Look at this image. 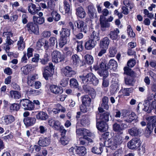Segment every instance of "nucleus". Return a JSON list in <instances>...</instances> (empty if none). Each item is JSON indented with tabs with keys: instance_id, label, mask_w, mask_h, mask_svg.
Returning <instances> with one entry per match:
<instances>
[{
	"instance_id": "nucleus-1",
	"label": "nucleus",
	"mask_w": 156,
	"mask_h": 156,
	"mask_svg": "<svg viewBox=\"0 0 156 156\" xmlns=\"http://www.w3.org/2000/svg\"><path fill=\"white\" fill-rule=\"evenodd\" d=\"M123 139V137L121 136H115L113 141L112 142L111 141L110 144L108 146L106 145V146L110 147L111 149L112 150H115L117 147L118 145L122 144Z\"/></svg>"
},
{
	"instance_id": "nucleus-2",
	"label": "nucleus",
	"mask_w": 156,
	"mask_h": 156,
	"mask_svg": "<svg viewBox=\"0 0 156 156\" xmlns=\"http://www.w3.org/2000/svg\"><path fill=\"white\" fill-rule=\"evenodd\" d=\"M51 56L52 61L55 63L64 61L65 58L64 55L56 50L53 51L51 54Z\"/></svg>"
},
{
	"instance_id": "nucleus-3",
	"label": "nucleus",
	"mask_w": 156,
	"mask_h": 156,
	"mask_svg": "<svg viewBox=\"0 0 156 156\" xmlns=\"http://www.w3.org/2000/svg\"><path fill=\"white\" fill-rule=\"evenodd\" d=\"M99 116L98 113L96 114V126L98 130L101 132H105L107 130L108 126L105 122L103 121H99L98 117Z\"/></svg>"
},
{
	"instance_id": "nucleus-4",
	"label": "nucleus",
	"mask_w": 156,
	"mask_h": 156,
	"mask_svg": "<svg viewBox=\"0 0 156 156\" xmlns=\"http://www.w3.org/2000/svg\"><path fill=\"white\" fill-rule=\"evenodd\" d=\"M27 30L30 33L38 34L39 33L38 25L35 23L30 22L26 25Z\"/></svg>"
},
{
	"instance_id": "nucleus-5",
	"label": "nucleus",
	"mask_w": 156,
	"mask_h": 156,
	"mask_svg": "<svg viewBox=\"0 0 156 156\" xmlns=\"http://www.w3.org/2000/svg\"><path fill=\"white\" fill-rule=\"evenodd\" d=\"M20 104L23 105L25 110H32L34 107V103L27 99L21 100L20 101Z\"/></svg>"
},
{
	"instance_id": "nucleus-6",
	"label": "nucleus",
	"mask_w": 156,
	"mask_h": 156,
	"mask_svg": "<svg viewBox=\"0 0 156 156\" xmlns=\"http://www.w3.org/2000/svg\"><path fill=\"white\" fill-rule=\"evenodd\" d=\"M141 145L140 141L138 138L132 139L127 143L128 148L131 149H136L139 147Z\"/></svg>"
},
{
	"instance_id": "nucleus-7",
	"label": "nucleus",
	"mask_w": 156,
	"mask_h": 156,
	"mask_svg": "<svg viewBox=\"0 0 156 156\" xmlns=\"http://www.w3.org/2000/svg\"><path fill=\"white\" fill-rule=\"evenodd\" d=\"M27 8L29 12L33 15L38 14V12L41 9L40 6L37 7L34 4L32 3H29Z\"/></svg>"
},
{
	"instance_id": "nucleus-8",
	"label": "nucleus",
	"mask_w": 156,
	"mask_h": 156,
	"mask_svg": "<svg viewBox=\"0 0 156 156\" xmlns=\"http://www.w3.org/2000/svg\"><path fill=\"white\" fill-rule=\"evenodd\" d=\"M76 23L77 28L80 29L81 32L86 33L88 30V27L86 23L82 20H78L75 22L74 23Z\"/></svg>"
},
{
	"instance_id": "nucleus-9",
	"label": "nucleus",
	"mask_w": 156,
	"mask_h": 156,
	"mask_svg": "<svg viewBox=\"0 0 156 156\" xmlns=\"http://www.w3.org/2000/svg\"><path fill=\"white\" fill-rule=\"evenodd\" d=\"M99 21L101 29L102 31H105L107 28L110 27V23L106 21V18L103 16H100Z\"/></svg>"
},
{
	"instance_id": "nucleus-10",
	"label": "nucleus",
	"mask_w": 156,
	"mask_h": 156,
	"mask_svg": "<svg viewBox=\"0 0 156 156\" xmlns=\"http://www.w3.org/2000/svg\"><path fill=\"white\" fill-rule=\"evenodd\" d=\"M62 72L66 76L71 77L76 74V72L69 66H66L62 69Z\"/></svg>"
},
{
	"instance_id": "nucleus-11",
	"label": "nucleus",
	"mask_w": 156,
	"mask_h": 156,
	"mask_svg": "<svg viewBox=\"0 0 156 156\" xmlns=\"http://www.w3.org/2000/svg\"><path fill=\"white\" fill-rule=\"evenodd\" d=\"M2 122L5 125L10 124L14 122L15 118L12 115H5L2 118Z\"/></svg>"
},
{
	"instance_id": "nucleus-12",
	"label": "nucleus",
	"mask_w": 156,
	"mask_h": 156,
	"mask_svg": "<svg viewBox=\"0 0 156 156\" xmlns=\"http://www.w3.org/2000/svg\"><path fill=\"white\" fill-rule=\"evenodd\" d=\"M94 75L93 73H90L85 75L80 76L79 77L83 83L90 84Z\"/></svg>"
},
{
	"instance_id": "nucleus-13",
	"label": "nucleus",
	"mask_w": 156,
	"mask_h": 156,
	"mask_svg": "<svg viewBox=\"0 0 156 156\" xmlns=\"http://www.w3.org/2000/svg\"><path fill=\"white\" fill-rule=\"evenodd\" d=\"M119 30L118 28H116L113 31H111L109 34V37L113 40L117 41L120 38L119 35Z\"/></svg>"
},
{
	"instance_id": "nucleus-14",
	"label": "nucleus",
	"mask_w": 156,
	"mask_h": 156,
	"mask_svg": "<svg viewBox=\"0 0 156 156\" xmlns=\"http://www.w3.org/2000/svg\"><path fill=\"white\" fill-rule=\"evenodd\" d=\"M79 124L77 123L76 128V133L78 136H85L88 135L89 131L86 129L83 128H79Z\"/></svg>"
},
{
	"instance_id": "nucleus-15",
	"label": "nucleus",
	"mask_w": 156,
	"mask_h": 156,
	"mask_svg": "<svg viewBox=\"0 0 156 156\" xmlns=\"http://www.w3.org/2000/svg\"><path fill=\"white\" fill-rule=\"evenodd\" d=\"M127 127L126 124L123 123L118 124L115 123L113 125V128L114 131L116 132H120L124 129Z\"/></svg>"
},
{
	"instance_id": "nucleus-16",
	"label": "nucleus",
	"mask_w": 156,
	"mask_h": 156,
	"mask_svg": "<svg viewBox=\"0 0 156 156\" xmlns=\"http://www.w3.org/2000/svg\"><path fill=\"white\" fill-rule=\"evenodd\" d=\"M109 43L110 40L108 37H106L103 38L100 41V48L108 49Z\"/></svg>"
},
{
	"instance_id": "nucleus-17",
	"label": "nucleus",
	"mask_w": 156,
	"mask_h": 156,
	"mask_svg": "<svg viewBox=\"0 0 156 156\" xmlns=\"http://www.w3.org/2000/svg\"><path fill=\"white\" fill-rule=\"evenodd\" d=\"M97 44V42L90 39L85 42V48L87 50H91L94 48Z\"/></svg>"
},
{
	"instance_id": "nucleus-18",
	"label": "nucleus",
	"mask_w": 156,
	"mask_h": 156,
	"mask_svg": "<svg viewBox=\"0 0 156 156\" xmlns=\"http://www.w3.org/2000/svg\"><path fill=\"white\" fill-rule=\"evenodd\" d=\"M37 15L39 17L34 16H33V20L34 22L39 24H41L44 22V17H42L43 15V13L41 12H40Z\"/></svg>"
},
{
	"instance_id": "nucleus-19",
	"label": "nucleus",
	"mask_w": 156,
	"mask_h": 156,
	"mask_svg": "<svg viewBox=\"0 0 156 156\" xmlns=\"http://www.w3.org/2000/svg\"><path fill=\"white\" fill-rule=\"evenodd\" d=\"M23 121L26 126H29L35 123L36 119L34 117H27L24 119Z\"/></svg>"
},
{
	"instance_id": "nucleus-20",
	"label": "nucleus",
	"mask_w": 156,
	"mask_h": 156,
	"mask_svg": "<svg viewBox=\"0 0 156 156\" xmlns=\"http://www.w3.org/2000/svg\"><path fill=\"white\" fill-rule=\"evenodd\" d=\"M50 139L49 137H41L38 142V144L40 146L46 147L50 144Z\"/></svg>"
},
{
	"instance_id": "nucleus-21",
	"label": "nucleus",
	"mask_w": 156,
	"mask_h": 156,
	"mask_svg": "<svg viewBox=\"0 0 156 156\" xmlns=\"http://www.w3.org/2000/svg\"><path fill=\"white\" fill-rule=\"evenodd\" d=\"M36 46L39 48L43 46L44 48L47 49L49 47L48 41L44 39H40L37 42Z\"/></svg>"
},
{
	"instance_id": "nucleus-22",
	"label": "nucleus",
	"mask_w": 156,
	"mask_h": 156,
	"mask_svg": "<svg viewBox=\"0 0 156 156\" xmlns=\"http://www.w3.org/2000/svg\"><path fill=\"white\" fill-rule=\"evenodd\" d=\"M87 136H84L79 138V141L80 145H87L89 142H92V139L88 137Z\"/></svg>"
},
{
	"instance_id": "nucleus-23",
	"label": "nucleus",
	"mask_w": 156,
	"mask_h": 156,
	"mask_svg": "<svg viewBox=\"0 0 156 156\" xmlns=\"http://www.w3.org/2000/svg\"><path fill=\"white\" fill-rule=\"evenodd\" d=\"M50 89L52 92L56 94H61L63 92L62 87H58L55 85H51L50 87Z\"/></svg>"
},
{
	"instance_id": "nucleus-24",
	"label": "nucleus",
	"mask_w": 156,
	"mask_h": 156,
	"mask_svg": "<svg viewBox=\"0 0 156 156\" xmlns=\"http://www.w3.org/2000/svg\"><path fill=\"white\" fill-rule=\"evenodd\" d=\"M43 69V76L46 80H48V78L52 75L51 71L48 66L44 67Z\"/></svg>"
},
{
	"instance_id": "nucleus-25",
	"label": "nucleus",
	"mask_w": 156,
	"mask_h": 156,
	"mask_svg": "<svg viewBox=\"0 0 156 156\" xmlns=\"http://www.w3.org/2000/svg\"><path fill=\"white\" fill-rule=\"evenodd\" d=\"M118 67V64L117 62L113 59H110L108 64V67L111 70H115Z\"/></svg>"
},
{
	"instance_id": "nucleus-26",
	"label": "nucleus",
	"mask_w": 156,
	"mask_h": 156,
	"mask_svg": "<svg viewBox=\"0 0 156 156\" xmlns=\"http://www.w3.org/2000/svg\"><path fill=\"white\" fill-rule=\"evenodd\" d=\"M80 123L83 126H86L89 125L90 123V121L89 116L86 115L82 116Z\"/></svg>"
},
{
	"instance_id": "nucleus-27",
	"label": "nucleus",
	"mask_w": 156,
	"mask_h": 156,
	"mask_svg": "<svg viewBox=\"0 0 156 156\" xmlns=\"http://www.w3.org/2000/svg\"><path fill=\"white\" fill-rule=\"evenodd\" d=\"M17 45L19 50L22 51L25 48V44L24 41V39L22 36H20L17 41Z\"/></svg>"
},
{
	"instance_id": "nucleus-28",
	"label": "nucleus",
	"mask_w": 156,
	"mask_h": 156,
	"mask_svg": "<svg viewBox=\"0 0 156 156\" xmlns=\"http://www.w3.org/2000/svg\"><path fill=\"white\" fill-rule=\"evenodd\" d=\"M76 14L80 18H84L86 15L84 9L82 7H79L76 9Z\"/></svg>"
},
{
	"instance_id": "nucleus-29",
	"label": "nucleus",
	"mask_w": 156,
	"mask_h": 156,
	"mask_svg": "<svg viewBox=\"0 0 156 156\" xmlns=\"http://www.w3.org/2000/svg\"><path fill=\"white\" fill-rule=\"evenodd\" d=\"M72 64L74 67H76L80 62V60L79 56L76 54L73 55L71 57Z\"/></svg>"
},
{
	"instance_id": "nucleus-30",
	"label": "nucleus",
	"mask_w": 156,
	"mask_h": 156,
	"mask_svg": "<svg viewBox=\"0 0 156 156\" xmlns=\"http://www.w3.org/2000/svg\"><path fill=\"white\" fill-rule=\"evenodd\" d=\"M14 43V41L10 39V37H7L5 40V43L4 44V49L7 52L9 50L10 47L9 46L12 45Z\"/></svg>"
},
{
	"instance_id": "nucleus-31",
	"label": "nucleus",
	"mask_w": 156,
	"mask_h": 156,
	"mask_svg": "<svg viewBox=\"0 0 156 156\" xmlns=\"http://www.w3.org/2000/svg\"><path fill=\"white\" fill-rule=\"evenodd\" d=\"M144 104V107L143 110L147 112L148 113H150L152 110V108L151 107V102L147 98V100L145 101Z\"/></svg>"
},
{
	"instance_id": "nucleus-32",
	"label": "nucleus",
	"mask_w": 156,
	"mask_h": 156,
	"mask_svg": "<svg viewBox=\"0 0 156 156\" xmlns=\"http://www.w3.org/2000/svg\"><path fill=\"white\" fill-rule=\"evenodd\" d=\"M37 119L41 120H46L48 118L47 114L43 112H40L36 115Z\"/></svg>"
},
{
	"instance_id": "nucleus-33",
	"label": "nucleus",
	"mask_w": 156,
	"mask_h": 156,
	"mask_svg": "<svg viewBox=\"0 0 156 156\" xmlns=\"http://www.w3.org/2000/svg\"><path fill=\"white\" fill-rule=\"evenodd\" d=\"M98 113L99 115V117H98L99 120V119H101V121H103L106 122L108 121L109 120V115H110L108 112H106L101 114H100L98 112V113H97V114Z\"/></svg>"
},
{
	"instance_id": "nucleus-34",
	"label": "nucleus",
	"mask_w": 156,
	"mask_h": 156,
	"mask_svg": "<svg viewBox=\"0 0 156 156\" xmlns=\"http://www.w3.org/2000/svg\"><path fill=\"white\" fill-rule=\"evenodd\" d=\"M82 103L83 105L89 106L91 103V99L88 95H85L82 97Z\"/></svg>"
},
{
	"instance_id": "nucleus-35",
	"label": "nucleus",
	"mask_w": 156,
	"mask_h": 156,
	"mask_svg": "<svg viewBox=\"0 0 156 156\" xmlns=\"http://www.w3.org/2000/svg\"><path fill=\"white\" fill-rule=\"evenodd\" d=\"M129 133L132 136H136L140 133V129L136 127H133L128 130Z\"/></svg>"
},
{
	"instance_id": "nucleus-36",
	"label": "nucleus",
	"mask_w": 156,
	"mask_h": 156,
	"mask_svg": "<svg viewBox=\"0 0 156 156\" xmlns=\"http://www.w3.org/2000/svg\"><path fill=\"white\" fill-rule=\"evenodd\" d=\"M32 68V65H27L22 67L21 70L24 74L27 75L31 71Z\"/></svg>"
},
{
	"instance_id": "nucleus-37",
	"label": "nucleus",
	"mask_w": 156,
	"mask_h": 156,
	"mask_svg": "<svg viewBox=\"0 0 156 156\" xmlns=\"http://www.w3.org/2000/svg\"><path fill=\"white\" fill-rule=\"evenodd\" d=\"M137 116L134 113L132 112L128 115L126 119L124 120V121L130 123L133 120H136Z\"/></svg>"
},
{
	"instance_id": "nucleus-38",
	"label": "nucleus",
	"mask_w": 156,
	"mask_h": 156,
	"mask_svg": "<svg viewBox=\"0 0 156 156\" xmlns=\"http://www.w3.org/2000/svg\"><path fill=\"white\" fill-rule=\"evenodd\" d=\"M9 93L10 97L12 98L18 99L21 97L20 93L16 91L11 90L10 91Z\"/></svg>"
},
{
	"instance_id": "nucleus-39",
	"label": "nucleus",
	"mask_w": 156,
	"mask_h": 156,
	"mask_svg": "<svg viewBox=\"0 0 156 156\" xmlns=\"http://www.w3.org/2000/svg\"><path fill=\"white\" fill-rule=\"evenodd\" d=\"M86 150L85 147L83 146L78 147L77 151V154L79 156H84L86 154Z\"/></svg>"
},
{
	"instance_id": "nucleus-40",
	"label": "nucleus",
	"mask_w": 156,
	"mask_h": 156,
	"mask_svg": "<svg viewBox=\"0 0 156 156\" xmlns=\"http://www.w3.org/2000/svg\"><path fill=\"white\" fill-rule=\"evenodd\" d=\"M70 33V30L67 28H62L60 32L61 36L68 37Z\"/></svg>"
},
{
	"instance_id": "nucleus-41",
	"label": "nucleus",
	"mask_w": 156,
	"mask_h": 156,
	"mask_svg": "<svg viewBox=\"0 0 156 156\" xmlns=\"http://www.w3.org/2000/svg\"><path fill=\"white\" fill-rule=\"evenodd\" d=\"M35 76L34 75L29 76L27 77V83L30 86L32 87L34 84Z\"/></svg>"
},
{
	"instance_id": "nucleus-42",
	"label": "nucleus",
	"mask_w": 156,
	"mask_h": 156,
	"mask_svg": "<svg viewBox=\"0 0 156 156\" xmlns=\"http://www.w3.org/2000/svg\"><path fill=\"white\" fill-rule=\"evenodd\" d=\"M98 73L101 76H103V78H105L108 76V72L107 69H99Z\"/></svg>"
},
{
	"instance_id": "nucleus-43",
	"label": "nucleus",
	"mask_w": 156,
	"mask_h": 156,
	"mask_svg": "<svg viewBox=\"0 0 156 156\" xmlns=\"http://www.w3.org/2000/svg\"><path fill=\"white\" fill-rule=\"evenodd\" d=\"M89 39L97 42V41L100 39L99 34L98 33L96 32L95 31H93Z\"/></svg>"
},
{
	"instance_id": "nucleus-44",
	"label": "nucleus",
	"mask_w": 156,
	"mask_h": 156,
	"mask_svg": "<svg viewBox=\"0 0 156 156\" xmlns=\"http://www.w3.org/2000/svg\"><path fill=\"white\" fill-rule=\"evenodd\" d=\"M49 56L46 53L45 54L44 57L40 59V62L43 65H46L49 61Z\"/></svg>"
},
{
	"instance_id": "nucleus-45",
	"label": "nucleus",
	"mask_w": 156,
	"mask_h": 156,
	"mask_svg": "<svg viewBox=\"0 0 156 156\" xmlns=\"http://www.w3.org/2000/svg\"><path fill=\"white\" fill-rule=\"evenodd\" d=\"M84 58L86 62L88 64L91 65L93 62V58L91 55L89 54L86 55L84 56Z\"/></svg>"
},
{
	"instance_id": "nucleus-46",
	"label": "nucleus",
	"mask_w": 156,
	"mask_h": 156,
	"mask_svg": "<svg viewBox=\"0 0 156 156\" xmlns=\"http://www.w3.org/2000/svg\"><path fill=\"white\" fill-rule=\"evenodd\" d=\"M68 39V37L61 36L59 44L60 48H62L67 43Z\"/></svg>"
},
{
	"instance_id": "nucleus-47",
	"label": "nucleus",
	"mask_w": 156,
	"mask_h": 156,
	"mask_svg": "<svg viewBox=\"0 0 156 156\" xmlns=\"http://www.w3.org/2000/svg\"><path fill=\"white\" fill-rule=\"evenodd\" d=\"M147 122L156 126V115L150 116L146 118Z\"/></svg>"
},
{
	"instance_id": "nucleus-48",
	"label": "nucleus",
	"mask_w": 156,
	"mask_h": 156,
	"mask_svg": "<svg viewBox=\"0 0 156 156\" xmlns=\"http://www.w3.org/2000/svg\"><path fill=\"white\" fill-rule=\"evenodd\" d=\"M70 86L71 87L77 88L78 87L79 84L77 80L74 78L71 79L69 81Z\"/></svg>"
},
{
	"instance_id": "nucleus-49",
	"label": "nucleus",
	"mask_w": 156,
	"mask_h": 156,
	"mask_svg": "<svg viewBox=\"0 0 156 156\" xmlns=\"http://www.w3.org/2000/svg\"><path fill=\"white\" fill-rule=\"evenodd\" d=\"M51 16L53 17V19L55 21H58L60 19V16L56 11H52L51 13Z\"/></svg>"
},
{
	"instance_id": "nucleus-50",
	"label": "nucleus",
	"mask_w": 156,
	"mask_h": 156,
	"mask_svg": "<svg viewBox=\"0 0 156 156\" xmlns=\"http://www.w3.org/2000/svg\"><path fill=\"white\" fill-rule=\"evenodd\" d=\"M102 144L100 143V147L99 148H97V147H94L92 148V152L95 154H101L102 152V148L101 147V144Z\"/></svg>"
},
{
	"instance_id": "nucleus-51",
	"label": "nucleus",
	"mask_w": 156,
	"mask_h": 156,
	"mask_svg": "<svg viewBox=\"0 0 156 156\" xmlns=\"http://www.w3.org/2000/svg\"><path fill=\"white\" fill-rule=\"evenodd\" d=\"M125 84L127 85L133 86V78L129 76L125 77Z\"/></svg>"
},
{
	"instance_id": "nucleus-52",
	"label": "nucleus",
	"mask_w": 156,
	"mask_h": 156,
	"mask_svg": "<svg viewBox=\"0 0 156 156\" xmlns=\"http://www.w3.org/2000/svg\"><path fill=\"white\" fill-rule=\"evenodd\" d=\"M47 9L54 11L55 7V4L52 0H48Z\"/></svg>"
},
{
	"instance_id": "nucleus-53",
	"label": "nucleus",
	"mask_w": 156,
	"mask_h": 156,
	"mask_svg": "<svg viewBox=\"0 0 156 156\" xmlns=\"http://www.w3.org/2000/svg\"><path fill=\"white\" fill-rule=\"evenodd\" d=\"M155 126V125H153V124L147 122V133L149 134H151Z\"/></svg>"
},
{
	"instance_id": "nucleus-54",
	"label": "nucleus",
	"mask_w": 156,
	"mask_h": 156,
	"mask_svg": "<svg viewBox=\"0 0 156 156\" xmlns=\"http://www.w3.org/2000/svg\"><path fill=\"white\" fill-rule=\"evenodd\" d=\"M87 8L89 13L93 16L96 11L93 5V4L90 5L88 6Z\"/></svg>"
},
{
	"instance_id": "nucleus-55",
	"label": "nucleus",
	"mask_w": 156,
	"mask_h": 156,
	"mask_svg": "<svg viewBox=\"0 0 156 156\" xmlns=\"http://www.w3.org/2000/svg\"><path fill=\"white\" fill-rule=\"evenodd\" d=\"M106 64V61L105 59H101L99 62V65L100 66V68L99 69H107Z\"/></svg>"
},
{
	"instance_id": "nucleus-56",
	"label": "nucleus",
	"mask_w": 156,
	"mask_h": 156,
	"mask_svg": "<svg viewBox=\"0 0 156 156\" xmlns=\"http://www.w3.org/2000/svg\"><path fill=\"white\" fill-rule=\"evenodd\" d=\"M50 44L51 46H53L56 43V47L57 48L58 46L57 39L55 37H51L49 39Z\"/></svg>"
},
{
	"instance_id": "nucleus-57",
	"label": "nucleus",
	"mask_w": 156,
	"mask_h": 156,
	"mask_svg": "<svg viewBox=\"0 0 156 156\" xmlns=\"http://www.w3.org/2000/svg\"><path fill=\"white\" fill-rule=\"evenodd\" d=\"M41 90L31 89L29 91V94L34 95H37L40 94L41 93Z\"/></svg>"
},
{
	"instance_id": "nucleus-58",
	"label": "nucleus",
	"mask_w": 156,
	"mask_h": 156,
	"mask_svg": "<svg viewBox=\"0 0 156 156\" xmlns=\"http://www.w3.org/2000/svg\"><path fill=\"white\" fill-rule=\"evenodd\" d=\"M77 45L76 47V50L78 52H80L82 51L83 47V42L81 41H77Z\"/></svg>"
},
{
	"instance_id": "nucleus-59",
	"label": "nucleus",
	"mask_w": 156,
	"mask_h": 156,
	"mask_svg": "<svg viewBox=\"0 0 156 156\" xmlns=\"http://www.w3.org/2000/svg\"><path fill=\"white\" fill-rule=\"evenodd\" d=\"M20 108V107L18 104L14 103L11 105L10 107V109L11 110L17 111L19 110Z\"/></svg>"
},
{
	"instance_id": "nucleus-60",
	"label": "nucleus",
	"mask_w": 156,
	"mask_h": 156,
	"mask_svg": "<svg viewBox=\"0 0 156 156\" xmlns=\"http://www.w3.org/2000/svg\"><path fill=\"white\" fill-rule=\"evenodd\" d=\"M124 73L129 76H132L133 74V72L132 71L131 69L129 67H125L124 68Z\"/></svg>"
},
{
	"instance_id": "nucleus-61",
	"label": "nucleus",
	"mask_w": 156,
	"mask_h": 156,
	"mask_svg": "<svg viewBox=\"0 0 156 156\" xmlns=\"http://www.w3.org/2000/svg\"><path fill=\"white\" fill-rule=\"evenodd\" d=\"M98 83L99 80L94 75L90 84H92L94 86H96L98 84Z\"/></svg>"
},
{
	"instance_id": "nucleus-62",
	"label": "nucleus",
	"mask_w": 156,
	"mask_h": 156,
	"mask_svg": "<svg viewBox=\"0 0 156 156\" xmlns=\"http://www.w3.org/2000/svg\"><path fill=\"white\" fill-rule=\"evenodd\" d=\"M117 52L116 48L114 46H112L109 48V53L112 56H114Z\"/></svg>"
},
{
	"instance_id": "nucleus-63",
	"label": "nucleus",
	"mask_w": 156,
	"mask_h": 156,
	"mask_svg": "<svg viewBox=\"0 0 156 156\" xmlns=\"http://www.w3.org/2000/svg\"><path fill=\"white\" fill-rule=\"evenodd\" d=\"M60 142L62 144L65 145L68 143L69 141L66 136H62L60 139Z\"/></svg>"
},
{
	"instance_id": "nucleus-64",
	"label": "nucleus",
	"mask_w": 156,
	"mask_h": 156,
	"mask_svg": "<svg viewBox=\"0 0 156 156\" xmlns=\"http://www.w3.org/2000/svg\"><path fill=\"white\" fill-rule=\"evenodd\" d=\"M122 152V149H119L112 154V156H121Z\"/></svg>"
}]
</instances>
